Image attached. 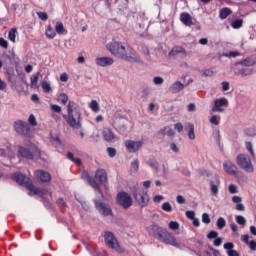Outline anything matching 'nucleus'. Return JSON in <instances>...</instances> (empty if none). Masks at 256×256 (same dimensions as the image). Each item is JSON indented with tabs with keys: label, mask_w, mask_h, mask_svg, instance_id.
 I'll use <instances>...</instances> for the list:
<instances>
[{
	"label": "nucleus",
	"mask_w": 256,
	"mask_h": 256,
	"mask_svg": "<svg viewBox=\"0 0 256 256\" xmlns=\"http://www.w3.org/2000/svg\"><path fill=\"white\" fill-rule=\"evenodd\" d=\"M106 49L111 55L118 59H123V61H131L135 59V50L130 46L123 44V42L112 41L106 45Z\"/></svg>",
	"instance_id": "1"
},
{
	"label": "nucleus",
	"mask_w": 256,
	"mask_h": 256,
	"mask_svg": "<svg viewBox=\"0 0 256 256\" xmlns=\"http://www.w3.org/2000/svg\"><path fill=\"white\" fill-rule=\"evenodd\" d=\"M67 115H64L66 123L74 130H79L83 127L81 122L83 118L81 117V110L77 107V104L73 101H69L67 105Z\"/></svg>",
	"instance_id": "2"
},
{
	"label": "nucleus",
	"mask_w": 256,
	"mask_h": 256,
	"mask_svg": "<svg viewBox=\"0 0 256 256\" xmlns=\"http://www.w3.org/2000/svg\"><path fill=\"white\" fill-rule=\"evenodd\" d=\"M11 178L13 181H15V183L21 185V187H26V189L29 191L28 195H30V197H33V195H39L40 197H43L45 195L43 190L35 187L31 178L23 175L22 173H14Z\"/></svg>",
	"instance_id": "3"
},
{
	"label": "nucleus",
	"mask_w": 256,
	"mask_h": 256,
	"mask_svg": "<svg viewBox=\"0 0 256 256\" xmlns=\"http://www.w3.org/2000/svg\"><path fill=\"white\" fill-rule=\"evenodd\" d=\"M18 157H21L22 159H29L33 160L34 157H41V151L35 144H30L28 148L19 145L18 146Z\"/></svg>",
	"instance_id": "4"
},
{
	"label": "nucleus",
	"mask_w": 256,
	"mask_h": 256,
	"mask_svg": "<svg viewBox=\"0 0 256 256\" xmlns=\"http://www.w3.org/2000/svg\"><path fill=\"white\" fill-rule=\"evenodd\" d=\"M236 163L243 169V171H246V173H253V171H255L251 158L246 154H239L236 157Z\"/></svg>",
	"instance_id": "5"
},
{
	"label": "nucleus",
	"mask_w": 256,
	"mask_h": 256,
	"mask_svg": "<svg viewBox=\"0 0 256 256\" xmlns=\"http://www.w3.org/2000/svg\"><path fill=\"white\" fill-rule=\"evenodd\" d=\"M133 195L139 205L147 207L149 204V194L143 188L134 187Z\"/></svg>",
	"instance_id": "6"
},
{
	"label": "nucleus",
	"mask_w": 256,
	"mask_h": 256,
	"mask_svg": "<svg viewBox=\"0 0 256 256\" xmlns=\"http://www.w3.org/2000/svg\"><path fill=\"white\" fill-rule=\"evenodd\" d=\"M14 130L21 137H31V127L22 120H16L13 124Z\"/></svg>",
	"instance_id": "7"
},
{
	"label": "nucleus",
	"mask_w": 256,
	"mask_h": 256,
	"mask_svg": "<svg viewBox=\"0 0 256 256\" xmlns=\"http://www.w3.org/2000/svg\"><path fill=\"white\" fill-rule=\"evenodd\" d=\"M104 239L107 247L114 249V251H117L118 253H123V248H121V245H119V241H117V238L113 232H106L104 234Z\"/></svg>",
	"instance_id": "8"
},
{
	"label": "nucleus",
	"mask_w": 256,
	"mask_h": 256,
	"mask_svg": "<svg viewBox=\"0 0 256 256\" xmlns=\"http://www.w3.org/2000/svg\"><path fill=\"white\" fill-rule=\"evenodd\" d=\"M118 204L123 207V209H129L133 205V199L131 195L127 192H120L117 195Z\"/></svg>",
	"instance_id": "9"
},
{
	"label": "nucleus",
	"mask_w": 256,
	"mask_h": 256,
	"mask_svg": "<svg viewBox=\"0 0 256 256\" xmlns=\"http://www.w3.org/2000/svg\"><path fill=\"white\" fill-rule=\"evenodd\" d=\"M147 231H148L149 235H151V237H154V239H157L158 241H160L161 239H163V235L166 230L163 229L158 224L154 223L147 227Z\"/></svg>",
	"instance_id": "10"
},
{
	"label": "nucleus",
	"mask_w": 256,
	"mask_h": 256,
	"mask_svg": "<svg viewBox=\"0 0 256 256\" xmlns=\"http://www.w3.org/2000/svg\"><path fill=\"white\" fill-rule=\"evenodd\" d=\"M94 205L97 211H99V213L104 217L113 216V210L111 209V206H109L108 204H105L99 200H94Z\"/></svg>",
	"instance_id": "11"
},
{
	"label": "nucleus",
	"mask_w": 256,
	"mask_h": 256,
	"mask_svg": "<svg viewBox=\"0 0 256 256\" xmlns=\"http://www.w3.org/2000/svg\"><path fill=\"white\" fill-rule=\"evenodd\" d=\"M223 169L228 175H232V177H239V168H237V165H235L233 162H224Z\"/></svg>",
	"instance_id": "12"
},
{
	"label": "nucleus",
	"mask_w": 256,
	"mask_h": 256,
	"mask_svg": "<svg viewBox=\"0 0 256 256\" xmlns=\"http://www.w3.org/2000/svg\"><path fill=\"white\" fill-rule=\"evenodd\" d=\"M229 105V100L227 98H219L214 101V107L211 109L212 113H223L225 109L221 107H227Z\"/></svg>",
	"instance_id": "13"
},
{
	"label": "nucleus",
	"mask_w": 256,
	"mask_h": 256,
	"mask_svg": "<svg viewBox=\"0 0 256 256\" xmlns=\"http://www.w3.org/2000/svg\"><path fill=\"white\" fill-rule=\"evenodd\" d=\"M160 241L162 243H165V245H172V247H179V244L177 242V239H175V236L171 235L167 230L164 231V234H162V238H160Z\"/></svg>",
	"instance_id": "14"
},
{
	"label": "nucleus",
	"mask_w": 256,
	"mask_h": 256,
	"mask_svg": "<svg viewBox=\"0 0 256 256\" xmlns=\"http://www.w3.org/2000/svg\"><path fill=\"white\" fill-rule=\"evenodd\" d=\"M125 147L129 153H137V151L143 147V141L127 140Z\"/></svg>",
	"instance_id": "15"
},
{
	"label": "nucleus",
	"mask_w": 256,
	"mask_h": 256,
	"mask_svg": "<svg viewBox=\"0 0 256 256\" xmlns=\"http://www.w3.org/2000/svg\"><path fill=\"white\" fill-rule=\"evenodd\" d=\"M34 175L40 183H51V174L45 170H36Z\"/></svg>",
	"instance_id": "16"
},
{
	"label": "nucleus",
	"mask_w": 256,
	"mask_h": 256,
	"mask_svg": "<svg viewBox=\"0 0 256 256\" xmlns=\"http://www.w3.org/2000/svg\"><path fill=\"white\" fill-rule=\"evenodd\" d=\"M82 177L83 179H86L89 185H91V187H93L95 191H98V193H100V195H102L103 197V192L101 191V187L99 186V183H97V181L93 179V177H91L87 172H83Z\"/></svg>",
	"instance_id": "17"
},
{
	"label": "nucleus",
	"mask_w": 256,
	"mask_h": 256,
	"mask_svg": "<svg viewBox=\"0 0 256 256\" xmlns=\"http://www.w3.org/2000/svg\"><path fill=\"white\" fill-rule=\"evenodd\" d=\"M102 136L104 141H106L107 143H113L119 140V138L115 135V133H113V130H111L110 128H105L102 131Z\"/></svg>",
	"instance_id": "18"
},
{
	"label": "nucleus",
	"mask_w": 256,
	"mask_h": 256,
	"mask_svg": "<svg viewBox=\"0 0 256 256\" xmlns=\"http://www.w3.org/2000/svg\"><path fill=\"white\" fill-rule=\"evenodd\" d=\"M95 63L98 67H111L115 60L111 57H97Z\"/></svg>",
	"instance_id": "19"
},
{
	"label": "nucleus",
	"mask_w": 256,
	"mask_h": 256,
	"mask_svg": "<svg viewBox=\"0 0 256 256\" xmlns=\"http://www.w3.org/2000/svg\"><path fill=\"white\" fill-rule=\"evenodd\" d=\"M95 179L99 181L100 184L107 183V171L105 169H98L95 172Z\"/></svg>",
	"instance_id": "20"
},
{
	"label": "nucleus",
	"mask_w": 256,
	"mask_h": 256,
	"mask_svg": "<svg viewBox=\"0 0 256 256\" xmlns=\"http://www.w3.org/2000/svg\"><path fill=\"white\" fill-rule=\"evenodd\" d=\"M116 127L119 133H125V131H127V117L122 116L120 119L116 120Z\"/></svg>",
	"instance_id": "21"
},
{
	"label": "nucleus",
	"mask_w": 256,
	"mask_h": 256,
	"mask_svg": "<svg viewBox=\"0 0 256 256\" xmlns=\"http://www.w3.org/2000/svg\"><path fill=\"white\" fill-rule=\"evenodd\" d=\"M180 21L186 27H191V25H193V17H191V14H189L188 12L180 14Z\"/></svg>",
	"instance_id": "22"
},
{
	"label": "nucleus",
	"mask_w": 256,
	"mask_h": 256,
	"mask_svg": "<svg viewBox=\"0 0 256 256\" xmlns=\"http://www.w3.org/2000/svg\"><path fill=\"white\" fill-rule=\"evenodd\" d=\"M168 55L169 57H177V55H183L184 57H187V51H185V48L181 46H175L172 48Z\"/></svg>",
	"instance_id": "23"
},
{
	"label": "nucleus",
	"mask_w": 256,
	"mask_h": 256,
	"mask_svg": "<svg viewBox=\"0 0 256 256\" xmlns=\"http://www.w3.org/2000/svg\"><path fill=\"white\" fill-rule=\"evenodd\" d=\"M221 185V180H219V177H215L210 182V189L211 193H213L215 196L219 193V186Z\"/></svg>",
	"instance_id": "24"
},
{
	"label": "nucleus",
	"mask_w": 256,
	"mask_h": 256,
	"mask_svg": "<svg viewBox=\"0 0 256 256\" xmlns=\"http://www.w3.org/2000/svg\"><path fill=\"white\" fill-rule=\"evenodd\" d=\"M50 141L52 145L56 147V149H65V146L63 145V142L61 141V138H59L58 134L51 136Z\"/></svg>",
	"instance_id": "25"
},
{
	"label": "nucleus",
	"mask_w": 256,
	"mask_h": 256,
	"mask_svg": "<svg viewBox=\"0 0 256 256\" xmlns=\"http://www.w3.org/2000/svg\"><path fill=\"white\" fill-rule=\"evenodd\" d=\"M183 89H185V85H183V83H181L180 81H176L170 86L169 91L170 93L175 94L179 93L180 91H183Z\"/></svg>",
	"instance_id": "26"
},
{
	"label": "nucleus",
	"mask_w": 256,
	"mask_h": 256,
	"mask_svg": "<svg viewBox=\"0 0 256 256\" xmlns=\"http://www.w3.org/2000/svg\"><path fill=\"white\" fill-rule=\"evenodd\" d=\"M240 65H242V67H255V65H256V56L248 57V58L240 61Z\"/></svg>",
	"instance_id": "27"
},
{
	"label": "nucleus",
	"mask_w": 256,
	"mask_h": 256,
	"mask_svg": "<svg viewBox=\"0 0 256 256\" xmlns=\"http://www.w3.org/2000/svg\"><path fill=\"white\" fill-rule=\"evenodd\" d=\"M185 130L188 133V139H191V141H193L195 139V126L191 123H188L185 127Z\"/></svg>",
	"instance_id": "28"
},
{
	"label": "nucleus",
	"mask_w": 256,
	"mask_h": 256,
	"mask_svg": "<svg viewBox=\"0 0 256 256\" xmlns=\"http://www.w3.org/2000/svg\"><path fill=\"white\" fill-rule=\"evenodd\" d=\"M147 165L149 167H151V169H154L156 173H159L160 169H159V162L157 161V159L155 158H150L147 161Z\"/></svg>",
	"instance_id": "29"
},
{
	"label": "nucleus",
	"mask_w": 256,
	"mask_h": 256,
	"mask_svg": "<svg viewBox=\"0 0 256 256\" xmlns=\"http://www.w3.org/2000/svg\"><path fill=\"white\" fill-rule=\"evenodd\" d=\"M39 77H41V72H37L34 76L31 77L30 87H33L34 89H39Z\"/></svg>",
	"instance_id": "30"
},
{
	"label": "nucleus",
	"mask_w": 256,
	"mask_h": 256,
	"mask_svg": "<svg viewBox=\"0 0 256 256\" xmlns=\"http://www.w3.org/2000/svg\"><path fill=\"white\" fill-rule=\"evenodd\" d=\"M255 73V70L253 68H242L238 71V75H241L242 77H249Z\"/></svg>",
	"instance_id": "31"
},
{
	"label": "nucleus",
	"mask_w": 256,
	"mask_h": 256,
	"mask_svg": "<svg viewBox=\"0 0 256 256\" xmlns=\"http://www.w3.org/2000/svg\"><path fill=\"white\" fill-rule=\"evenodd\" d=\"M231 13H233V11H231V8L225 7L220 10L219 17L220 19H227L229 15H231Z\"/></svg>",
	"instance_id": "32"
},
{
	"label": "nucleus",
	"mask_w": 256,
	"mask_h": 256,
	"mask_svg": "<svg viewBox=\"0 0 256 256\" xmlns=\"http://www.w3.org/2000/svg\"><path fill=\"white\" fill-rule=\"evenodd\" d=\"M55 31L58 35H67V30H65V26H63L62 22H57L55 25Z\"/></svg>",
	"instance_id": "33"
},
{
	"label": "nucleus",
	"mask_w": 256,
	"mask_h": 256,
	"mask_svg": "<svg viewBox=\"0 0 256 256\" xmlns=\"http://www.w3.org/2000/svg\"><path fill=\"white\" fill-rule=\"evenodd\" d=\"M89 108L91 109V111H93L94 113H99L100 111V107H99V102H97V100H92L89 103Z\"/></svg>",
	"instance_id": "34"
},
{
	"label": "nucleus",
	"mask_w": 256,
	"mask_h": 256,
	"mask_svg": "<svg viewBox=\"0 0 256 256\" xmlns=\"http://www.w3.org/2000/svg\"><path fill=\"white\" fill-rule=\"evenodd\" d=\"M8 38L12 43H15V39H17V28L10 29Z\"/></svg>",
	"instance_id": "35"
},
{
	"label": "nucleus",
	"mask_w": 256,
	"mask_h": 256,
	"mask_svg": "<svg viewBox=\"0 0 256 256\" xmlns=\"http://www.w3.org/2000/svg\"><path fill=\"white\" fill-rule=\"evenodd\" d=\"M56 35L57 33L55 32V30H53V27L48 26V28L46 29V37H48V39H55Z\"/></svg>",
	"instance_id": "36"
},
{
	"label": "nucleus",
	"mask_w": 256,
	"mask_h": 256,
	"mask_svg": "<svg viewBox=\"0 0 256 256\" xmlns=\"http://www.w3.org/2000/svg\"><path fill=\"white\" fill-rule=\"evenodd\" d=\"M67 159L75 163L76 165H81V159L80 158H75L72 152L67 153Z\"/></svg>",
	"instance_id": "37"
},
{
	"label": "nucleus",
	"mask_w": 256,
	"mask_h": 256,
	"mask_svg": "<svg viewBox=\"0 0 256 256\" xmlns=\"http://www.w3.org/2000/svg\"><path fill=\"white\" fill-rule=\"evenodd\" d=\"M58 101L62 104V105H67V101H69V96H67V94L65 93H61L58 96Z\"/></svg>",
	"instance_id": "38"
},
{
	"label": "nucleus",
	"mask_w": 256,
	"mask_h": 256,
	"mask_svg": "<svg viewBox=\"0 0 256 256\" xmlns=\"http://www.w3.org/2000/svg\"><path fill=\"white\" fill-rule=\"evenodd\" d=\"M231 27L233 29H241V27H243V20H241V19L234 20L231 23Z\"/></svg>",
	"instance_id": "39"
},
{
	"label": "nucleus",
	"mask_w": 256,
	"mask_h": 256,
	"mask_svg": "<svg viewBox=\"0 0 256 256\" xmlns=\"http://www.w3.org/2000/svg\"><path fill=\"white\" fill-rule=\"evenodd\" d=\"M162 211H165L166 213H171V211H173V206H171V203L165 202L162 204Z\"/></svg>",
	"instance_id": "40"
},
{
	"label": "nucleus",
	"mask_w": 256,
	"mask_h": 256,
	"mask_svg": "<svg viewBox=\"0 0 256 256\" xmlns=\"http://www.w3.org/2000/svg\"><path fill=\"white\" fill-rule=\"evenodd\" d=\"M235 219H236V223H238V225H242V226L247 225V220L242 215L236 216Z\"/></svg>",
	"instance_id": "41"
},
{
	"label": "nucleus",
	"mask_w": 256,
	"mask_h": 256,
	"mask_svg": "<svg viewBox=\"0 0 256 256\" xmlns=\"http://www.w3.org/2000/svg\"><path fill=\"white\" fill-rule=\"evenodd\" d=\"M216 225H217L218 229H224L225 225H227V222L225 221V219L223 217H220L217 220Z\"/></svg>",
	"instance_id": "42"
},
{
	"label": "nucleus",
	"mask_w": 256,
	"mask_h": 256,
	"mask_svg": "<svg viewBox=\"0 0 256 256\" xmlns=\"http://www.w3.org/2000/svg\"><path fill=\"white\" fill-rule=\"evenodd\" d=\"M42 89H43L44 93H50V91H52L51 84H49L47 81H43Z\"/></svg>",
	"instance_id": "43"
},
{
	"label": "nucleus",
	"mask_w": 256,
	"mask_h": 256,
	"mask_svg": "<svg viewBox=\"0 0 256 256\" xmlns=\"http://www.w3.org/2000/svg\"><path fill=\"white\" fill-rule=\"evenodd\" d=\"M246 149L251 154V157L255 159V151H253V144L251 142H246Z\"/></svg>",
	"instance_id": "44"
},
{
	"label": "nucleus",
	"mask_w": 256,
	"mask_h": 256,
	"mask_svg": "<svg viewBox=\"0 0 256 256\" xmlns=\"http://www.w3.org/2000/svg\"><path fill=\"white\" fill-rule=\"evenodd\" d=\"M164 82L165 80L163 79V77L156 76L153 78L154 85H163Z\"/></svg>",
	"instance_id": "45"
},
{
	"label": "nucleus",
	"mask_w": 256,
	"mask_h": 256,
	"mask_svg": "<svg viewBox=\"0 0 256 256\" xmlns=\"http://www.w3.org/2000/svg\"><path fill=\"white\" fill-rule=\"evenodd\" d=\"M169 229L172 231H177V229H179V223L177 221H170Z\"/></svg>",
	"instance_id": "46"
},
{
	"label": "nucleus",
	"mask_w": 256,
	"mask_h": 256,
	"mask_svg": "<svg viewBox=\"0 0 256 256\" xmlns=\"http://www.w3.org/2000/svg\"><path fill=\"white\" fill-rule=\"evenodd\" d=\"M221 121V118L218 117L217 115H214L210 118V123L212 125H219V122Z\"/></svg>",
	"instance_id": "47"
},
{
	"label": "nucleus",
	"mask_w": 256,
	"mask_h": 256,
	"mask_svg": "<svg viewBox=\"0 0 256 256\" xmlns=\"http://www.w3.org/2000/svg\"><path fill=\"white\" fill-rule=\"evenodd\" d=\"M28 122L32 125V127H37V119L35 115L31 114L28 118Z\"/></svg>",
	"instance_id": "48"
},
{
	"label": "nucleus",
	"mask_w": 256,
	"mask_h": 256,
	"mask_svg": "<svg viewBox=\"0 0 256 256\" xmlns=\"http://www.w3.org/2000/svg\"><path fill=\"white\" fill-rule=\"evenodd\" d=\"M202 223H205L206 225H209V223H211V218L209 217V214H202Z\"/></svg>",
	"instance_id": "49"
},
{
	"label": "nucleus",
	"mask_w": 256,
	"mask_h": 256,
	"mask_svg": "<svg viewBox=\"0 0 256 256\" xmlns=\"http://www.w3.org/2000/svg\"><path fill=\"white\" fill-rule=\"evenodd\" d=\"M37 15L41 21H47V19H49V15H47L46 12H37Z\"/></svg>",
	"instance_id": "50"
},
{
	"label": "nucleus",
	"mask_w": 256,
	"mask_h": 256,
	"mask_svg": "<svg viewBox=\"0 0 256 256\" xmlns=\"http://www.w3.org/2000/svg\"><path fill=\"white\" fill-rule=\"evenodd\" d=\"M219 233H217V231L212 230L207 234V238L208 239H217Z\"/></svg>",
	"instance_id": "51"
},
{
	"label": "nucleus",
	"mask_w": 256,
	"mask_h": 256,
	"mask_svg": "<svg viewBox=\"0 0 256 256\" xmlns=\"http://www.w3.org/2000/svg\"><path fill=\"white\" fill-rule=\"evenodd\" d=\"M107 153L109 157H115L117 155V150L115 148L108 147Z\"/></svg>",
	"instance_id": "52"
},
{
	"label": "nucleus",
	"mask_w": 256,
	"mask_h": 256,
	"mask_svg": "<svg viewBox=\"0 0 256 256\" xmlns=\"http://www.w3.org/2000/svg\"><path fill=\"white\" fill-rule=\"evenodd\" d=\"M51 110L54 111V113H61L62 108L61 106L57 105V104H52L50 106Z\"/></svg>",
	"instance_id": "53"
},
{
	"label": "nucleus",
	"mask_w": 256,
	"mask_h": 256,
	"mask_svg": "<svg viewBox=\"0 0 256 256\" xmlns=\"http://www.w3.org/2000/svg\"><path fill=\"white\" fill-rule=\"evenodd\" d=\"M131 167L133 169V171H139V160H134L132 163H131Z\"/></svg>",
	"instance_id": "54"
},
{
	"label": "nucleus",
	"mask_w": 256,
	"mask_h": 256,
	"mask_svg": "<svg viewBox=\"0 0 256 256\" xmlns=\"http://www.w3.org/2000/svg\"><path fill=\"white\" fill-rule=\"evenodd\" d=\"M228 191H229V193H231L232 195H235V193H237V186L234 185V184L229 185Z\"/></svg>",
	"instance_id": "55"
},
{
	"label": "nucleus",
	"mask_w": 256,
	"mask_h": 256,
	"mask_svg": "<svg viewBox=\"0 0 256 256\" xmlns=\"http://www.w3.org/2000/svg\"><path fill=\"white\" fill-rule=\"evenodd\" d=\"M234 247H235V244H233L232 242H228L224 244V249L228 251H233Z\"/></svg>",
	"instance_id": "56"
},
{
	"label": "nucleus",
	"mask_w": 256,
	"mask_h": 256,
	"mask_svg": "<svg viewBox=\"0 0 256 256\" xmlns=\"http://www.w3.org/2000/svg\"><path fill=\"white\" fill-rule=\"evenodd\" d=\"M0 47H3V49H7L9 47V42L5 40L4 38H0Z\"/></svg>",
	"instance_id": "57"
},
{
	"label": "nucleus",
	"mask_w": 256,
	"mask_h": 256,
	"mask_svg": "<svg viewBox=\"0 0 256 256\" xmlns=\"http://www.w3.org/2000/svg\"><path fill=\"white\" fill-rule=\"evenodd\" d=\"M204 77H213V75H215V72H213V70L211 69H207L203 72Z\"/></svg>",
	"instance_id": "58"
},
{
	"label": "nucleus",
	"mask_w": 256,
	"mask_h": 256,
	"mask_svg": "<svg viewBox=\"0 0 256 256\" xmlns=\"http://www.w3.org/2000/svg\"><path fill=\"white\" fill-rule=\"evenodd\" d=\"M164 131H166V135H168V137H173V135H175V131L169 127L164 128Z\"/></svg>",
	"instance_id": "59"
},
{
	"label": "nucleus",
	"mask_w": 256,
	"mask_h": 256,
	"mask_svg": "<svg viewBox=\"0 0 256 256\" xmlns=\"http://www.w3.org/2000/svg\"><path fill=\"white\" fill-rule=\"evenodd\" d=\"M186 217L187 219H195V211H186Z\"/></svg>",
	"instance_id": "60"
},
{
	"label": "nucleus",
	"mask_w": 256,
	"mask_h": 256,
	"mask_svg": "<svg viewBox=\"0 0 256 256\" xmlns=\"http://www.w3.org/2000/svg\"><path fill=\"white\" fill-rule=\"evenodd\" d=\"M174 129H176V131H178V133L183 132V124L182 123H176L174 125Z\"/></svg>",
	"instance_id": "61"
},
{
	"label": "nucleus",
	"mask_w": 256,
	"mask_h": 256,
	"mask_svg": "<svg viewBox=\"0 0 256 256\" xmlns=\"http://www.w3.org/2000/svg\"><path fill=\"white\" fill-rule=\"evenodd\" d=\"M163 199H165V197L161 196V195H156L153 198L154 203H161V201H163Z\"/></svg>",
	"instance_id": "62"
},
{
	"label": "nucleus",
	"mask_w": 256,
	"mask_h": 256,
	"mask_svg": "<svg viewBox=\"0 0 256 256\" xmlns=\"http://www.w3.org/2000/svg\"><path fill=\"white\" fill-rule=\"evenodd\" d=\"M248 245H249V247H250V249H251L252 251H256V242H255V240L250 241V242L248 243Z\"/></svg>",
	"instance_id": "63"
},
{
	"label": "nucleus",
	"mask_w": 256,
	"mask_h": 256,
	"mask_svg": "<svg viewBox=\"0 0 256 256\" xmlns=\"http://www.w3.org/2000/svg\"><path fill=\"white\" fill-rule=\"evenodd\" d=\"M227 255H228V256H239V253H237L236 250H229V251L227 252Z\"/></svg>",
	"instance_id": "64"
}]
</instances>
